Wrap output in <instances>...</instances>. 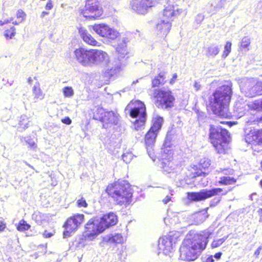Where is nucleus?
I'll list each match as a JSON object with an SVG mask.
<instances>
[{"label": "nucleus", "instance_id": "f257e3e1", "mask_svg": "<svg viewBox=\"0 0 262 262\" xmlns=\"http://www.w3.org/2000/svg\"><path fill=\"white\" fill-rule=\"evenodd\" d=\"M74 54L76 60L83 66L102 67L103 76L107 79L111 78L120 71V60H111L107 53L102 50L80 48L76 49Z\"/></svg>", "mask_w": 262, "mask_h": 262}, {"label": "nucleus", "instance_id": "f03ea898", "mask_svg": "<svg viewBox=\"0 0 262 262\" xmlns=\"http://www.w3.org/2000/svg\"><path fill=\"white\" fill-rule=\"evenodd\" d=\"M210 234L206 231H203L202 234L190 232L186 236L180 248L181 259L187 261L196 259L205 249Z\"/></svg>", "mask_w": 262, "mask_h": 262}, {"label": "nucleus", "instance_id": "7ed1b4c3", "mask_svg": "<svg viewBox=\"0 0 262 262\" xmlns=\"http://www.w3.org/2000/svg\"><path fill=\"white\" fill-rule=\"evenodd\" d=\"M232 83L226 82L218 87L210 99V105L214 114L221 117L227 115V107L232 95Z\"/></svg>", "mask_w": 262, "mask_h": 262}, {"label": "nucleus", "instance_id": "20e7f679", "mask_svg": "<svg viewBox=\"0 0 262 262\" xmlns=\"http://www.w3.org/2000/svg\"><path fill=\"white\" fill-rule=\"evenodd\" d=\"M118 219L114 213H109L99 220H90L85 226L86 230L84 233L85 240L92 241L105 229L117 224Z\"/></svg>", "mask_w": 262, "mask_h": 262}, {"label": "nucleus", "instance_id": "39448f33", "mask_svg": "<svg viewBox=\"0 0 262 262\" xmlns=\"http://www.w3.org/2000/svg\"><path fill=\"white\" fill-rule=\"evenodd\" d=\"M106 190L118 205H122L131 202L132 193L129 184L126 181L119 180L108 185Z\"/></svg>", "mask_w": 262, "mask_h": 262}, {"label": "nucleus", "instance_id": "423d86ee", "mask_svg": "<svg viewBox=\"0 0 262 262\" xmlns=\"http://www.w3.org/2000/svg\"><path fill=\"white\" fill-rule=\"evenodd\" d=\"M209 139L211 143L219 154H225L227 152L229 138L227 130L220 126L211 125L209 129Z\"/></svg>", "mask_w": 262, "mask_h": 262}, {"label": "nucleus", "instance_id": "0eeeda50", "mask_svg": "<svg viewBox=\"0 0 262 262\" xmlns=\"http://www.w3.org/2000/svg\"><path fill=\"white\" fill-rule=\"evenodd\" d=\"M151 97L154 99L156 106L159 108L169 110L174 105L175 98L169 90L154 89Z\"/></svg>", "mask_w": 262, "mask_h": 262}, {"label": "nucleus", "instance_id": "6e6552de", "mask_svg": "<svg viewBox=\"0 0 262 262\" xmlns=\"http://www.w3.org/2000/svg\"><path fill=\"white\" fill-rule=\"evenodd\" d=\"M125 110H128L130 116L135 119L133 121V128L136 130H139L144 124L146 120L145 104L140 101H136L133 107L129 104L126 106Z\"/></svg>", "mask_w": 262, "mask_h": 262}, {"label": "nucleus", "instance_id": "1a4fd4ad", "mask_svg": "<svg viewBox=\"0 0 262 262\" xmlns=\"http://www.w3.org/2000/svg\"><path fill=\"white\" fill-rule=\"evenodd\" d=\"M163 122V118L158 115L154 116L152 119V126L145 135V142L149 156H151L152 153L156 138L159 130L161 128Z\"/></svg>", "mask_w": 262, "mask_h": 262}, {"label": "nucleus", "instance_id": "9d476101", "mask_svg": "<svg viewBox=\"0 0 262 262\" xmlns=\"http://www.w3.org/2000/svg\"><path fill=\"white\" fill-rule=\"evenodd\" d=\"M179 233L176 231L170 232L167 235L162 236L159 239V249L165 255H170L174 250L176 244L178 241Z\"/></svg>", "mask_w": 262, "mask_h": 262}, {"label": "nucleus", "instance_id": "9b49d317", "mask_svg": "<svg viewBox=\"0 0 262 262\" xmlns=\"http://www.w3.org/2000/svg\"><path fill=\"white\" fill-rule=\"evenodd\" d=\"M168 152L167 155L164 154L163 156V160L161 162L162 167L163 171L171 174L170 177L174 179V181L180 180V176L179 172L181 169V166L171 160L172 159V150H168Z\"/></svg>", "mask_w": 262, "mask_h": 262}, {"label": "nucleus", "instance_id": "f8f14e48", "mask_svg": "<svg viewBox=\"0 0 262 262\" xmlns=\"http://www.w3.org/2000/svg\"><path fill=\"white\" fill-rule=\"evenodd\" d=\"M102 7L98 0H85V9L83 12L84 17L96 18L102 14Z\"/></svg>", "mask_w": 262, "mask_h": 262}, {"label": "nucleus", "instance_id": "ddd939ff", "mask_svg": "<svg viewBox=\"0 0 262 262\" xmlns=\"http://www.w3.org/2000/svg\"><path fill=\"white\" fill-rule=\"evenodd\" d=\"M222 191L223 189L220 188H215L209 190L204 189L198 192H188L187 198L191 201H200L217 195Z\"/></svg>", "mask_w": 262, "mask_h": 262}, {"label": "nucleus", "instance_id": "4468645a", "mask_svg": "<svg viewBox=\"0 0 262 262\" xmlns=\"http://www.w3.org/2000/svg\"><path fill=\"white\" fill-rule=\"evenodd\" d=\"M101 116L99 117L100 121L103 123V127L107 128L113 125H117L120 121V116L116 112L100 110Z\"/></svg>", "mask_w": 262, "mask_h": 262}, {"label": "nucleus", "instance_id": "2eb2a0df", "mask_svg": "<svg viewBox=\"0 0 262 262\" xmlns=\"http://www.w3.org/2000/svg\"><path fill=\"white\" fill-rule=\"evenodd\" d=\"M92 28L93 30L99 36L112 40L116 39L119 35L116 30L104 24H95Z\"/></svg>", "mask_w": 262, "mask_h": 262}, {"label": "nucleus", "instance_id": "dca6fc26", "mask_svg": "<svg viewBox=\"0 0 262 262\" xmlns=\"http://www.w3.org/2000/svg\"><path fill=\"white\" fill-rule=\"evenodd\" d=\"M84 215L77 214L70 217L64 224L65 231L63 232L64 237L70 236V234L77 229L78 226L83 222Z\"/></svg>", "mask_w": 262, "mask_h": 262}, {"label": "nucleus", "instance_id": "f3484780", "mask_svg": "<svg viewBox=\"0 0 262 262\" xmlns=\"http://www.w3.org/2000/svg\"><path fill=\"white\" fill-rule=\"evenodd\" d=\"M132 9L139 14H144L148 8L152 6V0H132L130 2Z\"/></svg>", "mask_w": 262, "mask_h": 262}, {"label": "nucleus", "instance_id": "a211bd4d", "mask_svg": "<svg viewBox=\"0 0 262 262\" xmlns=\"http://www.w3.org/2000/svg\"><path fill=\"white\" fill-rule=\"evenodd\" d=\"M248 140L253 151L259 152L262 150V129L248 137Z\"/></svg>", "mask_w": 262, "mask_h": 262}, {"label": "nucleus", "instance_id": "6ab92c4d", "mask_svg": "<svg viewBox=\"0 0 262 262\" xmlns=\"http://www.w3.org/2000/svg\"><path fill=\"white\" fill-rule=\"evenodd\" d=\"M181 12L182 10H180V12L177 6H174L173 5L167 4L165 6L161 17L171 22L173 20V17L179 14Z\"/></svg>", "mask_w": 262, "mask_h": 262}, {"label": "nucleus", "instance_id": "aec40b11", "mask_svg": "<svg viewBox=\"0 0 262 262\" xmlns=\"http://www.w3.org/2000/svg\"><path fill=\"white\" fill-rule=\"evenodd\" d=\"M171 23L168 20L160 18L157 25V29L164 35H166L171 28Z\"/></svg>", "mask_w": 262, "mask_h": 262}, {"label": "nucleus", "instance_id": "412c9836", "mask_svg": "<svg viewBox=\"0 0 262 262\" xmlns=\"http://www.w3.org/2000/svg\"><path fill=\"white\" fill-rule=\"evenodd\" d=\"M103 241L111 244H121L124 241V238L119 233L109 234L103 237Z\"/></svg>", "mask_w": 262, "mask_h": 262}, {"label": "nucleus", "instance_id": "4be33fe9", "mask_svg": "<svg viewBox=\"0 0 262 262\" xmlns=\"http://www.w3.org/2000/svg\"><path fill=\"white\" fill-rule=\"evenodd\" d=\"M79 33L85 43L92 46H97L98 42L91 36V34L88 33L85 29L80 28L79 30Z\"/></svg>", "mask_w": 262, "mask_h": 262}, {"label": "nucleus", "instance_id": "5701e85b", "mask_svg": "<svg viewBox=\"0 0 262 262\" xmlns=\"http://www.w3.org/2000/svg\"><path fill=\"white\" fill-rule=\"evenodd\" d=\"M221 45L212 43L206 48V55L209 57H215L220 52Z\"/></svg>", "mask_w": 262, "mask_h": 262}, {"label": "nucleus", "instance_id": "b1692460", "mask_svg": "<svg viewBox=\"0 0 262 262\" xmlns=\"http://www.w3.org/2000/svg\"><path fill=\"white\" fill-rule=\"evenodd\" d=\"M32 93L34 102L44 98L45 94L40 89V84L38 82L32 88Z\"/></svg>", "mask_w": 262, "mask_h": 262}, {"label": "nucleus", "instance_id": "393cba45", "mask_svg": "<svg viewBox=\"0 0 262 262\" xmlns=\"http://www.w3.org/2000/svg\"><path fill=\"white\" fill-rule=\"evenodd\" d=\"M208 215L206 210H203L194 214L193 221L195 224L199 225L204 222L207 218Z\"/></svg>", "mask_w": 262, "mask_h": 262}, {"label": "nucleus", "instance_id": "a878e982", "mask_svg": "<svg viewBox=\"0 0 262 262\" xmlns=\"http://www.w3.org/2000/svg\"><path fill=\"white\" fill-rule=\"evenodd\" d=\"M165 73L160 72L158 75L156 76L152 80V87H159L163 85L165 82Z\"/></svg>", "mask_w": 262, "mask_h": 262}, {"label": "nucleus", "instance_id": "bb28decb", "mask_svg": "<svg viewBox=\"0 0 262 262\" xmlns=\"http://www.w3.org/2000/svg\"><path fill=\"white\" fill-rule=\"evenodd\" d=\"M246 105L250 110L257 112H262V99L254 101L248 102Z\"/></svg>", "mask_w": 262, "mask_h": 262}, {"label": "nucleus", "instance_id": "cd10ccee", "mask_svg": "<svg viewBox=\"0 0 262 262\" xmlns=\"http://www.w3.org/2000/svg\"><path fill=\"white\" fill-rule=\"evenodd\" d=\"M250 97L262 95V82L259 81L250 90Z\"/></svg>", "mask_w": 262, "mask_h": 262}, {"label": "nucleus", "instance_id": "c85d7f7f", "mask_svg": "<svg viewBox=\"0 0 262 262\" xmlns=\"http://www.w3.org/2000/svg\"><path fill=\"white\" fill-rule=\"evenodd\" d=\"M116 51L118 52L119 55L118 58H124L127 53L126 43L124 42H122L119 44L116 48Z\"/></svg>", "mask_w": 262, "mask_h": 262}, {"label": "nucleus", "instance_id": "c756f323", "mask_svg": "<svg viewBox=\"0 0 262 262\" xmlns=\"http://www.w3.org/2000/svg\"><path fill=\"white\" fill-rule=\"evenodd\" d=\"M236 180L233 177L229 176H224L221 177L219 181V183L222 185H228L233 184Z\"/></svg>", "mask_w": 262, "mask_h": 262}, {"label": "nucleus", "instance_id": "7c9ffc66", "mask_svg": "<svg viewBox=\"0 0 262 262\" xmlns=\"http://www.w3.org/2000/svg\"><path fill=\"white\" fill-rule=\"evenodd\" d=\"M29 120L27 116L22 115L20 117L19 121V127L22 128L23 129L27 128L29 126Z\"/></svg>", "mask_w": 262, "mask_h": 262}, {"label": "nucleus", "instance_id": "2f4dec72", "mask_svg": "<svg viewBox=\"0 0 262 262\" xmlns=\"http://www.w3.org/2000/svg\"><path fill=\"white\" fill-rule=\"evenodd\" d=\"M30 228V225L26 223V221L22 220L19 222L17 227V229L19 231H24L28 230Z\"/></svg>", "mask_w": 262, "mask_h": 262}, {"label": "nucleus", "instance_id": "473e14b6", "mask_svg": "<svg viewBox=\"0 0 262 262\" xmlns=\"http://www.w3.org/2000/svg\"><path fill=\"white\" fill-rule=\"evenodd\" d=\"M228 238V236H225L222 238L214 240L211 246L213 248H217L220 246Z\"/></svg>", "mask_w": 262, "mask_h": 262}, {"label": "nucleus", "instance_id": "72a5a7b5", "mask_svg": "<svg viewBox=\"0 0 262 262\" xmlns=\"http://www.w3.org/2000/svg\"><path fill=\"white\" fill-rule=\"evenodd\" d=\"M63 93L65 97H72L74 95V91L72 87L66 86L63 88Z\"/></svg>", "mask_w": 262, "mask_h": 262}, {"label": "nucleus", "instance_id": "f704fd0d", "mask_svg": "<svg viewBox=\"0 0 262 262\" xmlns=\"http://www.w3.org/2000/svg\"><path fill=\"white\" fill-rule=\"evenodd\" d=\"M199 165L203 168H207L210 165V161L207 158H203L200 160Z\"/></svg>", "mask_w": 262, "mask_h": 262}, {"label": "nucleus", "instance_id": "c9c22d12", "mask_svg": "<svg viewBox=\"0 0 262 262\" xmlns=\"http://www.w3.org/2000/svg\"><path fill=\"white\" fill-rule=\"evenodd\" d=\"M122 159L126 163H129L133 158V155L130 152L124 153L122 156Z\"/></svg>", "mask_w": 262, "mask_h": 262}, {"label": "nucleus", "instance_id": "e433bc0d", "mask_svg": "<svg viewBox=\"0 0 262 262\" xmlns=\"http://www.w3.org/2000/svg\"><path fill=\"white\" fill-rule=\"evenodd\" d=\"M15 34V28L11 27L9 30L6 31L5 36L7 38H12Z\"/></svg>", "mask_w": 262, "mask_h": 262}, {"label": "nucleus", "instance_id": "4c0bfd02", "mask_svg": "<svg viewBox=\"0 0 262 262\" xmlns=\"http://www.w3.org/2000/svg\"><path fill=\"white\" fill-rule=\"evenodd\" d=\"M250 44V39L248 37L245 36L242 39L241 42V47L243 48H247Z\"/></svg>", "mask_w": 262, "mask_h": 262}, {"label": "nucleus", "instance_id": "58836bf2", "mask_svg": "<svg viewBox=\"0 0 262 262\" xmlns=\"http://www.w3.org/2000/svg\"><path fill=\"white\" fill-rule=\"evenodd\" d=\"M26 16V13L22 10L19 9L17 11L16 16L18 19H20L19 23L23 22L25 19Z\"/></svg>", "mask_w": 262, "mask_h": 262}, {"label": "nucleus", "instance_id": "ea45409f", "mask_svg": "<svg viewBox=\"0 0 262 262\" xmlns=\"http://www.w3.org/2000/svg\"><path fill=\"white\" fill-rule=\"evenodd\" d=\"M77 204L78 207H86L88 206L85 200L83 198L77 201Z\"/></svg>", "mask_w": 262, "mask_h": 262}, {"label": "nucleus", "instance_id": "a19ab883", "mask_svg": "<svg viewBox=\"0 0 262 262\" xmlns=\"http://www.w3.org/2000/svg\"><path fill=\"white\" fill-rule=\"evenodd\" d=\"M26 142L32 148H35L36 147V144L34 140L30 137L25 138Z\"/></svg>", "mask_w": 262, "mask_h": 262}, {"label": "nucleus", "instance_id": "79ce46f5", "mask_svg": "<svg viewBox=\"0 0 262 262\" xmlns=\"http://www.w3.org/2000/svg\"><path fill=\"white\" fill-rule=\"evenodd\" d=\"M226 3V0H220L217 3V4L215 6V8H219V9L222 8L225 5Z\"/></svg>", "mask_w": 262, "mask_h": 262}, {"label": "nucleus", "instance_id": "37998d69", "mask_svg": "<svg viewBox=\"0 0 262 262\" xmlns=\"http://www.w3.org/2000/svg\"><path fill=\"white\" fill-rule=\"evenodd\" d=\"M262 252V246H260L258 247L256 250L255 251L254 253V255L256 258H258L259 257V254Z\"/></svg>", "mask_w": 262, "mask_h": 262}, {"label": "nucleus", "instance_id": "c03bdc74", "mask_svg": "<svg viewBox=\"0 0 262 262\" xmlns=\"http://www.w3.org/2000/svg\"><path fill=\"white\" fill-rule=\"evenodd\" d=\"M53 7V2L51 0H49L45 6V8L46 10H51Z\"/></svg>", "mask_w": 262, "mask_h": 262}, {"label": "nucleus", "instance_id": "a18cd8bd", "mask_svg": "<svg viewBox=\"0 0 262 262\" xmlns=\"http://www.w3.org/2000/svg\"><path fill=\"white\" fill-rule=\"evenodd\" d=\"M231 45L232 44L230 41H227L224 47V49L230 53L231 50Z\"/></svg>", "mask_w": 262, "mask_h": 262}, {"label": "nucleus", "instance_id": "49530a36", "mask_svg": "<svg viewBox=\"0 0 262 262\" xmlns=\"http://www.w3.org/2000/svg\"><path fill=\"white\" fill-rule=\"evenodd\" d=\"M163 146L164 147L163 148H170V142L167 137L166 138Z\"/></svg>", "mask_w": 262, "mask_h": 262}, {"label": "nucleus", "instance_id": "de8ad7c7", "mask_svg": "<svg viewBox=\"0 0 262 262\" xmlns=\"http://www.w3.org/2000/svg\"><path fill=\"white\" fill-rule=\"evenodd\" d=\"M62 122L68 125H69L72 123L71 120L69 117H66L64 119H62Z\"/></svg>", "mask_w": 262, "mask_h": 262}, {"label": "nucleus", "instance_id": "09e8293b", "mask_svg": "<svg viewBox=\"0 0 262 262\" xmlns=\"http://www.w3.org/2000/svg\"><path fill=\"white\" fill-rule=\"evenodd\" d=\"M6 227V224L3 221L0 220V231H4Z\"/></svg>", "mask_w": 262, "mask_h": 262}, {"label": "nucleus", "instance_id": "8fccbe9b", "mask_svg": "<svg viewBox=\"0 0 262 262\" xmlns=\"http://www.w3.org/2000/svg\"><path fill=\"white\" fill-rule=\"evenodd\" d=\"M193 86L196 91L200 90L201 88V84L196 81H195Z\"/></svg>", "mask_w": 262, "mask_h": 262}, {"label": "nucleus", "instance_id": "3c124183", "mask_svg": "<svg viewBox=\"0 0 262 262\" xmlns=\"http://www.w3.org/2000/svg\"><path fill=\"white\" fill-rule=\"evenodd\" d=\"M162 160H163V156L164 154H166V155H168V150H171V149H170L169 148H163L162 149Z\"/></svg>", "mask_w": 262, "mask_h": 262}, {"label": "nucleus", "instance_id": "603ef678", "mask_svg": "<svg viewBox=\"0 0 262 262\" xmlns=\"http://www.w3.org/2000/svg\"><path fill=\"white\" fill-rule=\"evenodd\" d=\"M204 15L200 14L197 15L196 20L197 21H199L200 22H201L204 19Z\"/></svg>", "mask_w": 262, "mask_h": 262}, {"label": "nucleus", "instance_id": "864d4df0", "mask_svg": "<svg viewBox=\"0 0 262 262\" xmlns=\"http://www.w3.org/2000/svg\"><path fill=\"white\" fill-rule=\"evenodd\" d=\"M229 53H230L228 51H227L226 50H225L224 49L223 53L222 55V57L223 58H226L227 57V56L229 55Z\"/></svg>", "mask_w": 262, "mask_h": 262}, {"label": "nucleus", "instance_id": "5fc2aeb1", "mask_svg": "<svg viewBox=\"0 0 262 262\" xmlns=\"http://www.w3.org/2000/svg\"><path fill=\"white\" fill-rule=\"evenodd\" d=\"M171 198L169 196H166L165 199L163 200V202L166 204H167L170 200Z\"/></svg>", "mask_w": 262, "mask_h": 262}, {"label": "nucleus", "instance_id": "6e6d98bb", "mask_svg": "<svg viewBox=\"0 0 262 262\" xmlns=\"http://www.w3.org/2000/svg\"><path fill=\"white\" fill-rule=\"evenodd\" d=\"M30 0H20L19 4L21 6H25L26 4L28 3Z\"/></svg>", "mask_w": 262, "mask_h": 262}, {"label": "nucleus", "instance_id": "4d7b16f0", "mask_svg": "<svg viewBox=\"0 0 262 262\" xmlns=\"http://www.w3.org/2000/svg\"><path fill=\"white\" fill-rule=\"evenodd\" d=\"M222 255V253L221 252H218L215 254L214 255V258H215L217 259H219L221 258V257Z\"/></svg>", "mask_w": 262, "mask_h": 262}, {"label": "nucleus", "instance_id": "13d9d810", "mask_svg": "<svg viewBox=\"0 0 262 262\" xmlns=\"http://www.w3.org/2000/svg\"><path fill=\"white\" fill-rule=\"evenodd\" d=\"M49 12L47 11H42L40 14V17L43 18L46 15H49Z\"/></svg>", "mask_w": 262, "mask_h": 262}, {"label": "nucleus", "instance_id": "bf43d9fd", "mask_svg": "<svg viewBox=\"0 0 262 262\" xmlns=\"http://www.w3.org/2000/svg\"><path fill=\"white\" fill-rule=\"evenodd\" d=\"M214 259L212 256L208 257L205 260V262H213Z\"/></svg>", "mask_w": 262, "mask_h": 262}, {"label": "nucleus", "instance_id": "052dcab7", "mask_svg": "<svg viewBox=\"0 0 262 262\" xmlns=\"http://www.w3.org/2000/svg\"><path fill=\"white\" fill-rule=\"evenodd\" d=\"M44 236L46 237H50L52 236V234L51 233H47V232L46 231L44 234Z\"/></svg>", "mask_w": 262, "mask_h": 262}, {"label": "nucleus", "instance_id": "680f3d73", "mask_svg": "<svg viewBox=\"0 0 262 262\" xmlns=\"http://www.w3.org/2000/svg\"><path fill=\"white\" fill-rule=\"evenodd\" d=\"M177 75L176 74H174L172 76V78L171 79V80L170 81V83H172L173 81L177 78Z\"/></svg>", "mask_w": 262, "mask_h": 262}, {"label": "nucleus", "instance_id": "e2e57ef3", "mask_svg": "<svg viewBox=\"0 0 262 262\" xmlns=\"http://www.w3.org/2000/svg\"><path fill=\"white\" fill-rule=\"evenodd\" d=\"M221 199L220 198H215L213 200V202L215 201V203L214 205H216L220 201Z\"/></svg>", "mask_w": 262, "mask_h": 262}, {"label": "nucleus", "instance_id": "0e129e2a", "mask_svg": "<svg viewBox=\"0 0 262 262\" xmlns=\"http://www.w3.org/2000/svg\"><path fill=\"white\" fill-rule=\"evenodd\" d=\"M33 81V80L31 78V77H29L28 79V82L31 84H32V82Z\"/></svg>", "mask_w": 262, "mask_h": 262}, {"label": "nucleus", "instance_id": "69168bd1", "mask_svg": "<svg viewBox=\"0 0 262 262\" xmlns=\"http://www.w3.org/2000/svg\"><path fill=\"white\" fill-rule=\"evenodd\" d=\"M13 20V18H11V19L10 20H5L4 22L5 23V24H7L9 22H11Z\"/></svg>", "mask_w": 262, "mask_h": 262}, {"label": "nucleus", "instance_id": "338daca9", "mask_svg": "<svg viewBox=\"0 0 262 262\" xmlns=\"http://www.w3.org/2000/svg\"><path fill=\"white\" fill-rule=\"evenodd\" d=\"M20 23H19V21L18 22H17L16 21H13L12 22V24L15 25H18V24H19Z\"/></svg>", "mask_w": 262, "mask_h": 262}, {"label": "nucleus", "instance_id": "774afa93", "mask_svg": "<svg viewBox=\"0 0 262 262\" xmlns=\"http://www.w3.org/2000/svg\"><path fill=\"white\" fill-rule=\"evenodd\" d=\"M4 24H5V23L2 21V20H0V26H3L4 25Z\"/></svg>", "mask_w": 262, "mask_h": 262}]
</instances>
